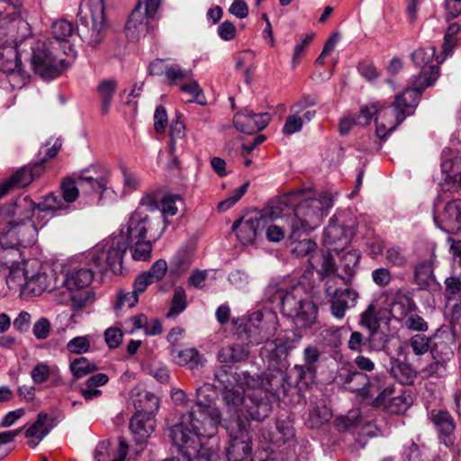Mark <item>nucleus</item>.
<instances>
[{
	"label": "nucleus",
	"mask_w": 461,
	"mask_h": 461,
	"mask_svg": "<svg viewBox=\"0 0 461 461\" xmlns=\"http://www.w3.org/2000/svg\"><path fill=\"white\" fill-rule=\"evenodd\" d=\"M333 206L329 193L314 195L311 189L286 193L261 210L250 209L234 221L231 230H314Z\"/></svg>",
	"instance_id": "nucleus-1"
},
{
	"label": "nucleus",
	"mask_w": 461,
	"mask_h": 461,
	"mask_svg": "<svg viewBox=\"0 0 461 461\" xmlns=\"http://www.w3.org/2000/svg\"><path fill=\"white\" fill-rule=\"evenodd\" d=\"M216 387L205 383L196 389V402L181 415L180 421L170 429L173 444L188 458L212 461L213 450L202 438H212L217 433L221 415L215 404Z\"/></svg>",
	"instance_id": "nucleus-2"
},
{
	"label": "nucleus",
	"mask_w": 461,
	"mask_h": 461,
	"mask_svg": "<svg viewBox=\"0 0 461 461\" xmlns=\"http://www.w3.org/2000/svg\"><path fill=\"white\" fill-rule=\"evenodd\" d=\"M29 33V24L16 14L4 15L0 12V70L6 74L13 89L21 88L26 81L18 55L17 41Z\"/></svg>",
	"instance_id": "nucleus-3"
},
{
	"label": "nucleus",
	"mask_w": 461,
	"mask_h": 461,
	"mask_svg": "<svg viewBox=\"0 0 461 461\" xmlns=\"http://www.w3.org/2000/svg\"><path fill=\"white\" fill-rule=\"evenodd\" d=\"M272 303H278L283 314L293 318L301 328H310L316 321L318 308L310 300L302 284L295 285L289 290H276L272 296Z\"/></svg>",
	"instance_id": "nucleus-4"
},
{
	"label": "nucleus",
	"mask_w": 461,
	"mask_h": 461,
	"mask_svg": "<svg viewBox=\"0 0 461 461\" xmlns=\"http://www.w3.org/2000/svg\"><path fill=\"white\" fill-rule=\"evenodd\" d=\"M77 34L90 48H96L105 38L108 22L104 0H82L77 13Z\"/></svg>",
	"instance_id": "nucleus-5"
},
{
	"label": "nucleus",
	"mask_w": 461,
	"mask_h": 461,
	"mask_svg": "<svg viewBox=\"0 0 461 461\" xmlns=\"http://www.w3.org/2000/svg\"><path fill=\"white\" fill-rule=\"evenodd\" d=\"M131 232L113 234L89 253V265L104 273L107 270L115 275L122 272V258L128 249Z\"/></svg>",
	"instance_id": "nucleus-6"
},
{
	"label": "nucleus",
	"mask_w": 461,
	"mask_h": 461,
	"mask_svg": "<svg viewBox=\"0 0 461 461\" xmlns=\"http://www.w3.org/2000/svg\"><path fill=\"white\" fill-rule=\"evenodd\" d=\"M60 50L45 41H37L32 47V67L36 74L45 79H52L61 74L69 66L71 59L59 56Z\"/></svg>",
	"instance_id": "nucleus-7"
},
{
	"label": "nucleus",
	"mask_w": 461,
	"mask_h": 461,
	"mask_svg": "<svg viewBox=\"0 0 461 461\" xmlns=\"http://www.w3.org/2000/svg\"><path fill=\"white\" fill-rule=\"evenodd\" d=\"M277 326V317L274 312L258 311L250 314L243 326L238 328V335L244 338L248 344L258 345L273 337Z\"/></svg>",
	"instance_id": "nucleus-8"
},
{
	"label": "nucleus",
	"mask_w": 461,
	"mask_h": 461,
	"mask_svg": "<svg viewBox=\"0 0 461 461\" xmlns=\"http://www.w3.org/2000/svg\"><path fill=\"white\" fill-rule=\"evenodd\" d=\"M239 377V382L248 388L258 387L272 396L285 395L292 387L290 377L282 367H269L262 375L257 376L250 375L249 372H241Z\"/></svg>",
	"instance_id": "nucleus-9"
},
{
	"label": "nucleus",
	"mask_w": 461,
	"mask_h": 461,
	"mask_svg": "<svg viewBox=\"0 0 461 461\" xmlns=\"http://www.w3.org/2000/svg\"><path fill=\"white\" fill-rule=\"evenodd\" d=\"M438 77V70L436 67H430L429 71L420 72L411 80V86L401 95H396L394 106L401 109L407 116L413 113L418 105L422 92L432 86Z\"/></svg>",
	"instance_id": "nucleus-10"
},
{
	"label": "nucleus",
	"mask_w": 461,
	"mask_h": 461,
	"mask_svg": "<svg viewBox=\"0 0 461 461\" xmlns=\"http://www.w3.org/2000/svg\"><path fill=\"white\" fill-rule=\"evenodd\" d=\"M160 0H139L125 25L126 36L131 41H138L145 36L152 26Z\"/></svg>",
	"instance_id": "nucleus-11"
},
{
	"label": "nucleus",
	"mask_w": 461,
	"mask_h": 461,
	"mask_svg": "<svg viewBox=\"0 0 461 461\" xmlns=\"http://www.w3.org/2000/svg\"><path fill=\"white\" fill-rule=\"evenodd\" d=\"M249 421L238 417L228 428L230 443L226 449L227 461H244L251 452Z\"/></svg>",
	"instance_id": "nucleus-12"
},
{
	"label": "nucleus",
	"mask_w": 461,
	"mask_h": 461,
	"mask_svg": "<svg viewBox=\"0 0 461 461\" xmlns=\"http://www.w3.org/2000/svg\"><path fill=\"white\" fill-rule=\"evenodd\" d=\"M339 276H333L325 281V293L330 298L331 314L341 320L348 308L354 307L358 298L357 291L351 288L340 289L338 285Z\"/></svg>",
	"instance_id": "nucleus-13"
},
{
	"label": "nucleus",
	"mask_w": 461,
	"mask_h": 461,
	"mask_svg": "<svg viewBox=\"0 0 461 461\" xmlns=\"http://www.w3.org/2000/svg\"><path fill=\"white\" fill-rule=\"evenodd\" d=\"M339 378L347 391L357 393L363 397H373L380 390L379 387H375L369 381L368 376L365 373L357 371L353 367L342 368Z\"/></svg>",
	"instance_id": "nucleus-14"
},
{
	"label": "nucleus",
	"mask_w": 461,
	"mask_h": 461,
	"mask_svg": "<svg viewBox=\"0 0 461 461\" xmlns=\"http://www.w3.org/2000/svg\"><path fill=\"white\" fill-rule=\"evenodd\" d=\"M74 32L75 28L71 22L66 19L58 20L51 25L53 38L45 41V42L56 46L68 59L74 60L77 56V50L68 39L73 35Z\"/></svg>",
	"instance_id": "nucleus-15"
},
{
	"label": "nucleus",
	"mask_w": 461,
	"mask_h": 461,
	"mask_svg": "<svg viewBox=\"0 0 461 461\" xmlns=\"http://www.w3.org/2000/svg\"><path fill=\"white\" fill-rule=\"evenodd\" d=\"M407 115L394 106H378V114L375 118L376 134L380 139H384L401 124Z\"/></svg>",
	"instance_id": "nucleus-16"
},
{
	"label": "nucleus",
	"mask_w": 461,
	"mask_h": 461,
	"mask_svg": "<svg viewBox=\"0 0 461 461\" xmlns=\"http://www.w3.org/2000/svg\"><path fill=\"white\" fill-rule=\"evenodd\" d=\"M251 389L247 393L244 408L252 420H263L272 411L271 401L264 390L258 387Z\"/></svg>",
	"instance_id": "nucleus-17"
},
{
	"label": "nucleus",
	"mask_w": 461,
	"mask_h": 461,
	"mask_svg": "<svg viewBox=\"0 0 461 461\" xmlns=\"http://www.w3.org/2000/svg\"><path fill=\"white\" fill-rule=\"evenodd\" d=\"M109 172L102 167H91L80 172L78 186L87 193H100L102 198L107 190Z\"/></svg>",
	"instance_id": "nucleus-18"
},
{
	"label": "nucleus",
	"mask_w": 461,
	"mask_h": 461,
	"mask_svg": "<svg viewBox=\"0 0 461 461\" xmlns=\"http://www.w3.org/2000/svg\"><path fill=\"white\" fill-rule=\"evenodd\" d=\"M271 116L268 113H255L249 109H245L234 115L235 128L245 134H254L264 130L269 123Z\"/></svg>",
	"instance_id": "nucleus-19"
},
{
	"label": "nucleus",
	"mask_w": 461,
	"mask_h": 461,
	"mask_svg": "<svg viewBox=\"0 0 461 461\" xmlns=\"http://www.w3.org/2000/svg\"><path fill=\"white\" fill-rule=\"evenodd\" d=\"M21 246L17 232H0V260L7 267L18 266L21 258Z\"/></svg>",
	"instance_id": "nucleus-20"
},
{
	"label": "nucleus",
	"mask_w": 461,
	"mask_h": 461,
	"mask_svg": "<svg viewBox=\"0 0 461 461\" xmlns=\"http://www.w3.org/2000/svg\"><path fill=\"white\" fill-rule=\"evenodd\" d=\"M56 425V417L44 411L39 412L36 420L25 431V437L30 438L29 447H35Z\"/></svg>",
	"instance_id": "nucleus-21"
},
{
	"label": "nucleus",
	"mask_w": 461,
	"mask_h": 461,
	"mask_svg": "<svg viewBox=\"0 0 461 461\" xmlns=\"http://www.w3.org/2000/svg\"><path fill=\"white\" fill-rule=\"evenodd\" d=\"M429 420L432 421L439 438L443 440L447 447L454 444L453 432L456 429V423L447 411L444 410H432L429 412Z\"/></svg>",
	"instance_id": "nucleus-22"
},
{
	"label": "nucleus",
	"mask_w": 461,
	"mask_h": 461,
	"mask_svg": "<svg viewBox=\"0 0 461 461\" xmlns=\"http://www.w3.org/2000/svg\"><path fill=\"white\" fill-rule=\"evenodd\" d=\"M41 174V165H35L34 168L23 167L14 173L8 179L0 185V196L3 198L12 189L27 186L35 176Z\"/></svg>",
	"instance_id": "nucleus-23"
},
{
	"label": "nucleus",
	"mask_w": 461,
	"mask_h": 461,
	"mask_svg": "<svg viewBox=\"0 0 461 461\" xmlns=\"http://www.w3.org/2000/svg\"><path fill=\"white\" fill-rule=\"evenodd\" d=\"M128 450L129 445L122 438L115 448H111L109 441L103 440L97 444L94 456L95 461H125Z\"/></svg>",
	"instance_id": "nucleus-24"
},
{
	"label": "nucleus",
	"mask_w": 461,
	"mask_h": 461,
	"mask_svg": "<svg viewBox=\"0 0 461 461\" xmlns=\"http://www.w3.org/2000/svg\"><path fill=\"white\" fill-rule=\"evenodd\" d=\"M443 357L438 356V349H431L432 361L419 370V375L422 379L441 378L447 375V360L449 359V348L444 344Z\"/></svg>",
	"instance_id": "nucleus-25"
},
{
	"label": "nucleus",
	"mask_w": 461,
	"mask_h": 461,
	"mask_svg": "<svg viewBox=\"0 0 461 461\" xmlns=\"http://www.w3.org/2000/svg\"><path fill=\"white\" fill-rule=\"evenodd\" d=\"M27 276V273H25ZM25 286L33 294L39 295L45 291H52L59 287L58 278L55 277L54 271L50 270V274L40 271L32 276H26Z\"/></svg>",
	"instance_id": "nucleus-26"
},
{
	"label": "nucleus",
	"mask_w": 461,
	"mask_h": 461,
	"mask_svg": "<svg viewBox=\"0 0 461 461\" xmlns=\"http://www.w3.org/2000/svg\"><path fill=\"white\" fill-rule=\"evenodd\" d=\"M295 348L293 340H285L283 339H276L270 340V339L264 343L260 349V356L263 358L271 361H279L283 357H286L289 352Z\"/></svg>",
	"instance_id": "nucleus-27"
},
{
	"label": "nucleus",
	"mask_w": 461,
	"mask_h": 461,
	"mask_svg": "<svg viewBox=\"0 0 461 461\" xmlns=\"http://www.w3.org/2000/svg\"><path fill=\"white\" fill-rule=\"evenodd\" d=\"M183 204V200L178 194H169L164 196L159 202L160 218L162 219V225L158 226L162 230L168 228L176 229L174 225L173 217L178 212V205Z\"/></svg>",
	"instance_id": "nucleus-28"
},
{
	"label": "nucleus",
	"mask_w": 461,
	"mask_h": 461,
	"mask_svg": "<svg viewBox=\"0 0 461 461\" xmlns=\"http://www.w3.org/2000/svg\"><path fill=\"white\" fill-rule=\"evenodd\" d=\"M93 268H72L66 274L60 285L69 291L84 289L93 281Z\"/></svg>",
	"instance_id": "nucleus-29"
},
{
	"label": "nucleus",
	"mask_w": 461,
	"mask_h": 461,
	"mask_svg": "<svg viewBox=\"0 0 461 461\" xmlns=\"http://www.w3.org/2000/svg\"><path fill=\"white\" fill-rule=\"evenodd\" d=\"M248 342L232 343L222 347L218 352V360L226 366L245 362L249 357Z\"/></svg>",
	"instance_id": "nucleus-30"
},
{
	"label": "nucleus",
	"mask_w": 461,
	"mask_h": 461,
	"mask_svg": "<svg viewBox=\"0 0 461 461\" xmlns=\"http://www.w3.org/2000/svg\"><path fill=\"white\" fill-rule=\"evenodd\" d=\"M155 427L154 417H146L145 414H134L130 420V429L137 444L142 445L153 432Z\"/></svg>",
	"instance_id": "nucleus-31"
},
{
	"label": "nucleus",
	"mask_w": 461,
	"mask_h": 461,
	"mask_svg": "<svg viewBox=\"0 0 461 461\" xmlns=\"http://www.w3.org/2000/svg\"><path fill=\"white\" fill-rule=\"evenodd\" d=\"M390 316L388 310L370 303L360 315V324L368 330L380 329L382 323H388Z\"/></svg>",
	"instance_id": "nucleus-32"
},
{
	"label": "nucleus",
	"mask_w": 461,
	"mask_h": 461,
	"mask_svg": "<svg viewBox=\"0 0 461 461\" xmlns=\"http://www.w3.org/2000/svg\"><path fill=\"white\" fill-rule=\"evenodd\" d=\"M389 372L396 381L403 385H412L419 375V371L415 370L411 364L395 357L390 358Z\"/></svg>",
	"instance_id": "nucleus-33"
},
{
	"label": "nucleus",
	"mask_w": 461,
	"mask_h": 461,
	"mask_svg": "<svg viewBox=\"0 0 461 461\" xmlns=\"http://www.w3.org/2000/svg\"><path fill=\"white\" fill-rule=\"evenodd\" d=\"M135 414H145L146 417H154L158 410V398L152 393L140 390L132 395Z\"/></svg>",
	"instance_id": "nucleus-34"
},
{
	"label": "nucleus",
	"mask_w": 461,
	"mask_h": 461,
	"mask_svg": "<svg viewBox=\"0 0 461 461\" xmlns=\"http://www.w3.org/2000/svg\"><path fill=\"white\" fill-rule=\"evenodd\" d=\"M416 309L414 301L402 293H397L394 295L391 309L388 311L389 316L397 321H402L408 317Z\"/></svg>",
	"instance_id": "nucleus-35"
},
{
	"label": "nucleus",
	"mask_w": 461,
	"mask_h": 461,
	"mask_svg": "<svg viewBox=\"0 0 461 461\" xmlns=\"http://www.w3.org/2000/svg\"><path fill=\"white\" fill-rule=\"evenodd\" d=\"M235 375L239 376L240 374ZM239 379L240 377L237 379L238 387L232 385L223 391V401L229 411L234 413H238L241 407H244L247 395L242 388L244 384H240Z\"/></svg>",
	"instance_id": "nucleus-36"
},
{
	"label": "nucleus",
	"mask_w": 461,
	"mask_h": 461,
	"mask_svg": "<svg viewBox=\"0 0 461 461\" xmlns=\"http://www.w3.org/2000/svg\"><path fill=\"white\" fill-rule=\"evenodd\" d=\"M359 259L360 254L357 250H349L344 253L340 258L339 267L345 275H338L339 280H341L347 286L350 285L352 283Z\"/></svg>",
	"instance_id": "nucleus-37"
},
{
	"label": "nucleus",
	"mask_w": 461,
	"mask_h": 461,
	"mask_svg": "<svg viewBox=\"0 0 461 461\" xmlns=\"http://www.w3.org/2000/svg\"><path fill=\"white\" fill-rule=\"evenodd\" d=\"M316 367H312L307 365H295L289 375L292 386L299 388L309 387L314 383L316 375Z\"/></svg>",
	"instance_id": "nucleus-38"
},
{
	"label": "nucleus",
	"mask_w": 461,
	"mask_h": 461,
	"mask_svg": "<svg viewBox=\"0 0 461 461\" xmlns=\"http://www.w3.org/2000/svg\"><path fill=\"white\" fill-rule=\"evenodd\" d=\"M436 56V49L433 46L422 47L414 50L411 59L415 67L420 68L421 71H429L430 67H436L439 71L438 64H431Z\"/></svg>",
	"instance_id": "nucleus-39"
},
{
	"label": "nucleus",
	"mask_w": 461,
	"mask_h": 461,
	"mask_svg": "<svg viewBox=\"0 0 461 461\" xmlns=\"http://www.w3.org/2000/svg\"><path fill=\"white\" fill-rule=\"evenodd\" d=\"M302 232H292L289 238L291 251L297 257H303L316 249V243L308 238L302 239Z\"/></svg>",
	"instance_id": "nucleus-40"
},
{
	"label": "nucleus",
	"mask_w": 461,
	"mask_h": 461,
	"mask_svg": "<svg viewBox=\"0 0 461 461\" xmlns=\"http://www.w3.org/2000/svg\"><path fill=\"white\" fill-rule=\"evenodd\" d=\"M323 242L330 249L336 252L344 250L350 243L352 236L348 232H323Z\"/></svg>",
	"instance_id": "nucleus-41"
},
{
	"label": "nucleus",
	"mask_w": 461,
	"mask_h": 461,
	"mask_svg": "<svg viewBox=\"0 0 461 461\" xmlns=\"http://www.w3.org/2000/svg\"><path fill=\"white\" fill-rule=\"evenodd\" d=\"M173 357L176 364L179 366H188L191 369L201 364L202 357L194 348L182 350H174Z\"/></svg>",
	"instance_id": "nucleus-42"
},
{
	"label": "nucleus",
	"mask_w": 461,
	"mask_h": 461,
	"mask_svg": "<svg viewBox=\"0 0 461 461\" xmlns=\"http://www.w3.org/2000/svg\"><path fill=\"white\" fill-rule=\"evenodd\" d=\"M117 82L113 79H104L97 86V93L101 98L102 112L106 113L109 111Z\"/></svg>",
	"instance_id": "nucleus-43"
},
{
	"label": "nucleus",
	"mask_w": 461,
	"mask_h": 461,
	"mask_svg": "<svg viewBox=\"0 0 461 461\" xmlns=\"http://www.w3.org/2000/svg\"><path fill=\"white\" fill-rule=\"evenodd\" d=\"M441 221L447 224L456 223L461 229V200L455 199L448 202L440 215Z\"/></svg>",
	"instance_id": "nucleus-44"
},
{
	"label": "nucleus",
	"mask_w": 461,
	"mask_h": 461,
	"mask_svg": "<svg viewBox=\"0 0 461 461\" xmlns=\"http://www.w3.org/2000/svg\"><path fill=\"white\" fill-rule=\"evenodd\" d=\"M69 369L76 379H80L95 372L98 366L95 363L90 362L86 357H81L70 363Z\"/></svg>",
	"instance_id": "nucleus-45"
},
{
	"label": "nucleus",
	"mask_w": 461,
	"mask_h": 461,
	"mask_svg": "<svg viewBox=\"0 0 461 461\" xmlns=\"http://www.w3.org/2000/svg\"><path fill=\"white\" fill-rule=\"evenodd\" d=\"M30 206L33 211L37 210L41 212H56L67 208L64 204V201H62L59 195L55 194H49L44 197V200L37 205L34 203H31Z\"/></svg>",
	"instance_id": "nucleus-46"
},
{
	"label": "nucleus",
	"mask_w": 461,
	"mask_h": 461,
	"mask_svg": "<svg viewBox=\"0 0 461 461\" xmlns=\"http://www.w3.org/2000/svg\"><path fill=\"white\" fill-rule=\"evenodd\" d=\"M144 232H140V239L131 248L132 258L137 261H148L151 257L152 244L144 240Z\"/></svg>",
	"instance_id": "nucleus-47"
},
{
	"label": "nucleus",
	"mask_w": 461,
	"mask_h": 461,
	"mask_svg": "<svg viewBox=\"0 0 461 461\" xmlns=\"http://www.w3.org/2000/svg\"><path fill=\"white\" fill-rule=\"evenodd\" d=\"M414 276L417 284L424 288L433 281V267L430 261L424 260L416 265Z\"/></svg>",
	"instance_id": "nucleus-48"
},
{
	"label": "nucleus",
	"mask_w": 461,
	"mask_h": 461,
	"mask_svg": "<svg viewBox=\"0 0 461 461\" xmlns=\"http://www.w3.org/2000/svg\"><path fill=\"white\" fill-rule=\"evenodd\" d=\"M407 346L411 348V351L416 356H422L429 351L431 352V349H437V348L430 347V338L423 334L411 336L407 341Z\"/></svg>",
	"instance_id": "nucleus-49"
},
{
	"label": "nucleus",
	"mask_w": 461,
	"mask_h": 461,
	"mask_svg": "<svg viewBox=\"0 0 461 461\" xmlns=\"http://www.w3.org/2000/svg\"><path fill=\"white\" fill-rule=\"evenodd\" d=\"M149 219L144 210L137 208L130 216L127 230H147L151 228Z\"/></svg>",
	"instance_id": "nucleus-50"
},
{
	"label": "nucleus",
	"mask_w": 461,
	"mask_h": 461,
	"mask_svg": "<svg viewBox=\"0 0 461 461\" xmlns=\"http://www.w3.org/2000/svg\"><path fill=\"white\" fill-rule=\"evenodd\" d=\"M180 90L191 95L190 103H196L200 105L206 104L203 89L200 87L198 82L192 77L180 86Z\"/></svg>",
	"instance_id": "nucleus-51"
},
{
	"label": "nucleus",
	"mask_w": 461,
	"mask_h": 461,
	"mask_svg": "<svg viewBox=\"0 0 461 461\" xmlns=\"http://www.w3.org/2000/svg\"><path fill=\"white\" fill-rule=\"evenodd\" d=\"M186 294L182 287H176L174 290V295L171 301V307L167 313V318H172L180 314L186 308Z\"/></svg>",
	"instance_id": "nucleus-52"
},
{
	"label": "nucleus",
	"mask_w": 461,
	"mask_h": 461,
	"mask_svg": "<svg viewBox=\"0 0 461 461\" xmlns=\"http://www.w3.org/2000/svg\"><path fill=\"white\" fill-rule=\"evenodd\" d=\"M441 170L446 175L447 180L456 183L461 172V159L458 157L444 159L441 163Z\"/></svg>",
	"instance_id": "nucleus-53"
},
{
	"label": "nucleus",
	"mask_w": 461,
	"mask_h": 461,
	"mask_svg": "<svg viewBox=\"0 0 461 461\" xmlns=\"http://www.w3.org/2000/svg\"><path fill=\"white\" fill-rule=\"evenodd\" d=\"M330 228H338L341 230H353L357 228L353 215L350 212H341L336 213L330 220Z\"/></svg>",
	"instance_id": "nucleus-54"
},
{
	"label": "nucleus",
	"mask_w": 461,
	"mask_h": 461,
	"mask_svg": "<svg viewBox=\"0 0 461 461\" xmlns=\"http://www.w3.org/2000/svg\"><path fill=\"white\" fill-rule=\"evenodd\" d=\"M192 76L193 71L191 69L183 68L177 64H170L166 78L169 85H176L179 81H187Z\"/></svg>",
	"instance_id": "nucleus-55"
},
{
	"label": "nucleus",
	"mask_w": 461,
	"mask_h": 461,
	"mask_svg": "<svg viewBox=\"0 0 461 461\" xmlns=\"http://www.w3.org/2000/svg\"><path fill=\"white\" fill-rule=\"evenodd\" d=\"M411 403L410 394L403 393L401 395L392 397L385 403V407L392 413H401L405 411Z\"/></svg>",
	"instance_id": "nucleus-56"
},
{
	"label": "nucleus",
	"mask_w": 461,
	"mask_h": 461,
	"mask_svg": "<svg viewBox=\"0 0 461 461\" xmlns=\"http://www.w3.org/2000/svg\"><path fill=\"white\" fill-rule=\"evenodd\" d=\"M78 181L76 183L72 178L67 177L61 184L62 198L65 203H73L78 196Z\"/></svg>",
	"instance_id": "nucleus-57"
},
{
	"label": "nucleus",
	"mask_w": 461,
	"mask_h": 461,
	"mask_svg": "<svg viewBox=\"0 0 461 461\" xmlns=\"http://www.w3.org/2000/svg\"><path fill=\"white\" fill-rule=\"evenodd\" d=\"M460 25L457 23H452L448 25L444 37L442 53L447 56L456 44L455 36L459 32Z\"/></svg>",
	"instance_id": "nucleus-58"
},
{
	"label": "nucleus",
	"mask_w": 461,
	"mask_h": 461,
	"mask_svg": "<svg viewBox=\"0 0 461 461\" xmlns=\"http://www.w3.org/2000/svg\"><path fill=\"white\" fill-rule=\"evenodd\" d=\"M367 341L371 349L378 351L388 344L389 336L379 329L370 330Z\"/></svg>",
	"instance_id": "nucleus-59"
},
{
	"label": "nucleus",
	"mask_w": 461,
	"mask_h": 461,
	"mask_svg": "<svg viewBox=\"0 0 461 461\" xmlns=\"http://www.w3.org/2000/svg\"><path fill=\"white\" fill-rule=\"evenodd\" d=\"M90 340L86 336H78L67 343V349L72 354H84L90 349Z\"/></svg>",
	"instance_id": "nucleus-60"
},
{
	"label": "nucleus",
	"mask_w": 461,
	"mask_h": 461,
	"mask_svg": "<svg viewBox=\"0 0 461 461\" xmlns=\"http://www.w3.org/2000/svg\"><path fill=\"white\" fill-rule=\"evenodd\" d=\"M138 294L133 291L124 292L120 291L117 294V301L114 305L116 311H120L124 307L131 308L138 303Z\"/></svg>",
	"instance_id": "nucleus-61"
},
{
	"label": "nucleus",
	"mask_w": 461,
	"mask_h": 461,
	"mask_svg": "<svg viewBox=\"0 0 461 461\" xmlns=\"http://www.w3.org/2000/svg\"><path fill=\"white\" fill-rule=\"evenodd\" d=\"M378 114V104H371L365 107H362L358 115L355 118L356 124L367 125L370 123L372 118Z\"/></svg>",
	"instance_id": "nucleus-62"
},
{
	"label": "nucleus",
	"mask_w": 461,
	"mask_h": 461,
	"mask_svg": "<svg viewBox=\"0 0 461 461\" xmlns=\"http://www.w3.org/2000/svg\"><path fill=\"white\" fill-rule=\"evenodd\" d=\"M321 357V351L314 345H309L303 349V364L317 368V363Z\"/></svg>",
	"instance_id": "nucleus-63"
},
{
	"label": "nucleus",
	"mask_w": 461,
	"mask_h": 461,
	"mask_svg": "<svg viewBox=\"0 0 461 461\" xmlns=\"http://www.w3.org/2000/svg\"><path fill=\"white\" fill-rule=\"evenodd\" d=\"M337 272V266L333 257L330 253H326L322 258V262L321 265V269L319 271L320 275L322 278L327 277L330 278L335 275Z\"/></svg>",
	"instance_id": "nucleus-64"
}]
</instances>
